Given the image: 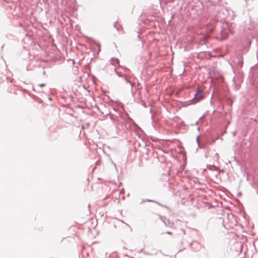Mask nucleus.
<instances>
[{
  "label": "nucleus",
  "instance_id": "nucleus-1",
  "mask_svg": "<svg viewBox=\"0 0 258 258\" xmlns=\"http://www.w3.org/2000/svg\"><path fill=\"white\" fill-rule=\"evenodd\" d=\"M203 97V93L200 88L197 89L194 97L191 100L192 104H195L199 102Z\"/></svg>",
  "mask_w": 258,
  "mask_h": 258
},
{
  "label": "nucleus",
  "instance_id": "nucleus-2",
  "mask_svg": "<svg viewBox=\"0 0 258 258\" xmlns=\"http://www.w3.org/2000/svg\"><path fill=\"white\" fill-rule=\"evenodd\" d=\"M114 71H115L116 74L117 75V76H118L119 77H121L122 78V79H121V82H122V84H126V85H128L129 86V87L131 88V89H132V86H133V84L132 83L127 79V77L126 76H124V75H123L122 74V73H121L120 72H118L117 71H115V69H114Z\"/></svg>",
  "mask_w": 258,
  "mask_h": 258
},
{
  "label": "nucleus",
  "instance_id": "nucleus-3",
  "mask_svg": "<svg viewBox=\"0 0 258 258\" xmlns=\"http://www.w3.org/2000/svg\"><path fill=\"white\" fill-rule=\"evenodd\" d=\"M161 220L165 224L166 226L171 227L173 225V223L171 222L168 219H167L165 217H162L160 216Z\"/></svg>",
  "mask_w": 258,
  "mask_h": 258
},
{
  "label": "nucleus",
  "instance_id": "nucleus-4",
  "mask_svg": "<svg viewBox=\"0 0 258 258\" xmlns=\"http://www.w3.org/2000/svg\"><path fill=\"white\" fill-rule=\"evenodd\" d=\"M218 22V20L217 18H214L213 20H212V19L210 20V21L209 23V24H208V26L210 25V26H211L210 28H209L210 31H213V27H214L215 23L216 22Z\"/></svg>",
  "mask_w": 258,
  "mask_h": 258
},
{
  "label": "nucleus",
  "instance_id": "nucleus-5",
  "mask_svg": "<svg viewBox=\"0 0 258 258\" xmlns=\"http://www.w3.org/2000/svg\"><path fill=\"white\" fill-rule=\"evenodd\" d=\"M192 244H194V245H197V248H196V250H198L200 249L202 247V245L197 241H193L190 243V245L191 246Z\"/></svg>",
  "mask_w": 258,
  "mask_h": 258
},
{
  "label": "nucleus",
  "instance_id": "nucleus-6",
  "mask_svg": "<svg viewBox=\"0 0 258 258\" xmlns=\"http://www.w3.org/2000/svg\"><path fill=\"white\" fill-rule=\"evenodd\" d=\"M111 63L112 64V65H115L116 64H118L119 63V60L117 58H112L111 59Z\"/></svg>",
  "mask_w": 258,
  "mask_h": 258
},
{
  "label": "nucleus",
  "instance_id": "nucleus-7",
  "mask_svg": "<svg viewBox=\"0 0 258 258\" xmlns=\"http://www.w3.org/2000/svg\"><path fill=\"white\" fill-rule=\"evenodd\" d=\"M153 202V201L151 200L147 199L145 201H142V202Z\"/></svg>",
  "mask_w": 258,
  "mask_h": 258
},
{
  "label": "nucleus",
  "instance_id": "nucleus-8",
  "mask_svg": "<svg viewBox=\"0 0 258 258\" xmlns=\"http://www.w3.org/2000/svg\"><path fill=\"white\" fill-rule=\"evenodd\" d=\"M196 141L198 144V146L199 147L200 146V144H199V137H198L196 139Z\"/></svg>",
  "mask_w": 258,
  "mask_h": 258
},
{
  "label": "nucleus",
  "instance_id": "nucleus-9",
  "mask_svg": "<svg viewBox=\"0 0 258 258\" xmlns=\"http://www.w3.org/2000/svg\"><path fill=\"white\" fill-rule=\"evenodd\" d=\"M39 86H40V87H43V86H45V84H39Z\"/></svg>",
  "mask_w": 258,
  "mask_h": 258
},
{
  "label": "nucleus",
  "instance_id": "nucleus-10",
  "mask_svg": "<svg viewBox=\"0 0 258 258\" xmlns=\"http://www.w3.org/2000/svg\"><path fill=\"white\" fill-rule=\"evenodd\" d=\"M167 234L171 235L172 234V233L170 231H168V232H167Z\"/></svg>",
  "mask_w": 258,
  "mask_h": 258
},
{
  "label": "nucleus",
  "instance_id": "nucleus-11",
  "mask_svg": "<svg viewBox=\"0 0 258 258\" xmlns=\"http://www.w3.org/2000/svg\"><path fill=\"white\" fill-rule=\"evenodd\" d=\"M232 134H233V136H235V135H236V132H233V133H232Z\"/></svg>",
  "mask_w": 258,
  "mask_h": 258
},
{
  "label": "nucleus",
  "instance_id": "nucleus-12",
  "mask_svg": "<svg viewBox=\"0 0 258 258\" xmlns=\"http://www.w3.org/2000/svg\"><path fill=\"white\" fill-rule=\"evenodd\" d=\"M242 63H243V62H240V67H242Z\"/></svg>",
  "mask_w": 258,
  "mask_h": 258
},
{
  "label": "nucleus",
  "instance_id": "nucleus-13",
  "mask_svg": "<svg viewBox=\"0 0 258 258\" xmlns=\"http://www.w3.org/2000/svg\"><path fill=\"white\" fill-rule=\"evenodd\" d=\"M235 225V224H232L231 225H229V227H232V226L233 225Z\"/></svg>",
  "mask_w": 258,
  "mask_h": 258
},
{
  "label": "nucleus",
  "instance_id": "nucleus-14",
  "mask_svg": "<svg viewBox=\"0 0 258 258\" xmlns=\"http://www.w3.org/2000/svg\"><path fill=\"white\" fill-rule=\"evenodd\" d=\"M195 245V247H197V245ZM197 247L195 248V249Z\"/></svg>",
  "mask_w": 258,
  "mask_h": 258
}]
</instances>
